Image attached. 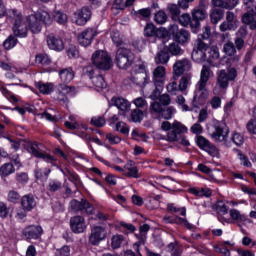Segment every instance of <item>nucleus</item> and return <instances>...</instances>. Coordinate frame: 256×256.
Returning a JSON list of instances; mask_svg holds the SVG:
<instances>
[{
	"label": "nucleus",
	"mask_w": 256,
	"mask_h": 256,
	"mask_svg": "<svg viewBox=\"0 0 256 256\" xmlns=\"http://www.w3.org/2000/svg\"><path fill=\"white\" fill-rule=\"evenodd\" d=\"M161 129L162 131H168L166 141L169 143H178V141H180L181 145H184V147L191 145L187 137L183 135V133H187V127L181 122L174 121L171 124L169 121H164L161 124Z\"/></svg>",
	"instance_id": "nucleus-1"
},
{
	"label": "nucleus",
	"mask_w": 256,
	"mask_h": 256,
	"mask_svg": "<svg viewBox=\"0 0 256 256\" xmlns=\"http://www.w3.org/2000/svg\"><path fill=\"white\" fill-rule=\"evenodd\" d=\"M209 77H211V67L203 65L200 80L192 100V107L196 109L203 106L207 102V99H209V90L207 89Z\"/></svg>",
	"instance_id": "nucleus-2"
},
{
	"label": "nucleus",
	"mask_w": 256,
	"mask_h": 256,
	"mask_svg": "<svg viewBox=\"0 0 256 256\" xmlns=\"http://www.w3.org/2000/svg\"><path fill=\"white\" fill-rule=\"evenodd\" d=\"M135 61V56L131 49L120 47L116 52L115 62L119 69H129Z\"/></svg>",
	"instance_id": "nucleus-3"
},
{
	"label": "nucleus",
	"mask_w": 256,
	"mask_h": 256,
	"mask_svg": "<svg viewBox=\"0 0 256 256\" xmlns=\"http://www.w3.org/2000/svg\"><path fill=\"white\" fill-rule=\"evenodd\" d=\"M92 63L97 67V69H101L102 71H109L111 67H113V60L109 53L103 50H97L92 55Z\"/></svg>",
	"instance_id": "nucleus-4"
},
{
	"label": "nucleus",
	"mask_w": 256,
	"mask_h": 256,
	"mask_svg": "<svg viewBox=\"0 0 256 256\" xmlns=\"http://www.w3.org/2000/svg\"><path fill=\"white\" fill-rule=\"evenodd\" d=\"M207 51H209V43L196 40L191 55L193 61L195 63H204V61H207Z\"/></svg>",
	"instance_id": "nucleus-5"
},
{
	"label": "nucleus",
	"mask_w": 256,
	"mask_h": 256,
	"mask_svg": "<svg viewBox=\"0 0 256 256\" xmlns=\"http://www.w3.org/2000/svg\"><path fill=\"white\" fill-rule=\"evenodd\" d=\"M209 133L212 139L223 143V141H227V138L229 137V127H227V125L223 122H215L212 125Z\"/></svg>",
	"instance_id": "nucleus-6"
},
{
	"label": "nucleus",
	"mask_w": 256,
	"mask_h": 256,
	"mask_svg": "<svg viewBox=\"0 0 256 256\" xmlns=\"http://www.w3.org/2000/svg\"><path fill=\"white\" fill-rule=\"evenodd\" d=\"M216 75L218 87L220 89H227L229 87V81H235L237 79V69L230 68L228 72L226 70H219Z\"/></svg>",
	"instance_id": "nucleus-7"
},
{
	"label": "nucleus",
	"mask_w": 256,
	"mask_h": 256,
	"mask_svg": "<svg viewBox=\"0 0 256 256\" xmlns=\"http://www.w3.org/2000/svg\"><path fill=\"white\" fill-rule=\"evenodd\" d=\"M168 31L169 34L172 35L174 41L180 45H185V43H189V41H191V34L189 31L183 28L179 29L177 24L170 25Z\"/></svg>",
	"instance_id": "nucleus-8"
},
{
	"label": "nucleus",
	"mask_w": 256,
	"mask_h": 256,
	"mask_svg": "<svg viewBox=\"0 0 256 256\" xmlns=\"http://www.w3.org/2000/svg\"><path fill=\"white\" fill-rule=\"evenodd\" d=\"M132 79L133 82L139 87H144L147 85V79H149V75H147V70L145 69V64L135 65L132 69Z\"/></svg>",
	"instance_id": "nucleus-9"
},
{
	"label": "nucleus",
	"mask_w": 256,
	"mask_h": 256,
	"mask_svg": "<svg viewBox=\"0 0 256 256\" xmlns=\"http://www.w3.org/2000/svg\"><path fill=\"white\" fill-rule=\"evenodd\" d=\"M73 91H75V87L67 86L66 84H59L55 89L53 99L63 103V105H68L69 98H67V95H71Z\"/></svg>",
	"instance_id": "nucleus-10"
},
{
	"label": "nucleus",
	"mask_w": 256,
	"mask_h": 256,
	"mask_svg": "<svg viewBox=\"0 0 256 256\" xmlns=\"http://www.w3.org/2000/svg\"><path fill=\"white\" fill-rule=\"evenodd\" d=\"M70 208L75 213L80 211L81 213H86V215H93L95 211V207L89 201L83 199L81 201L72 200L70 202Z\"/></svg>",
	"instance_id": "nucleus-11"
},
{
	"label": "nucleus",
	"mask_w": 256,
	"mask_h": 256,
	"mask_svg": "<svg viewBox=\"0 0 256 256\" xmlns=\"http://www.w3.org/2000/svg\"><path fill=\"white\" fill-rule=\"evenodd\" d=\"M40 146H41V144H39L37 142H32L28 146L27 151H28V153L33 155V157H36L37 159H42L46 163H55V161H56L55 157H53L49 154L42 153L40 151L41 148H39Z\"/></svg>",
	"instance_id": "nucleus-12"
},
{
	"label": "nucleus",
	"mask_w": 256,
	"mask_h": 256,
	"mask_svg": "<svg viewBox=\"0 0 256 256\" xmlns=\"http://www.w3.org/2000/svg\"><path fill=\"white\" fill-rule=\"evenodd\" d=\"M196 145L199 149H202V151H206L211 157H217V155H219L217 147L203 136H197Z\"/></svg>",
	"instance_id": "nucleus-13"
},
{
	"label": "nucleus",
	"mask_w": 256,
	"mask_h": 256,
	"mask_svg": "<svg viewBox=\"0 0 256 256\" xmlns=\"http://www.w3.org/2000/svg\"><path fill=\"white\" fill-rule=\"evenodd\" d=\"M207 18V12L203 8L194 9L192 12L191 29L192 33H197L199 27H201V21H205Z\"/></svg>",
	"instance_id": "nucleus-14"
},
{
	"label": "nucleus",
	"mask_w": 256,
	"mask_h": 256,
	"mask_svg": "<svg viewBox=\"0 0 256 256\" xmlns=\"http://www.w3.org/2000/svg\"><path fill=\"white\" fill-rule=\"evenodd\" d=\"M97 36V30L93 28L85 29L81 34L78 35V43L82 47H89L93 42V39Z\"/></svg>",
	"instance_id": "nucleus-15"
},
{
	"label": "nucleus",
	"mask_w": 256,
	"mask_h": 256,
	"mask_svg": "<svg viewBox=\"0 0 256 256\" xmlns=\"http://www.w3.org/2000/svg\"><path fill=\"white\" fill-rule=\"evenodd\" d=\"M91 9L89 7H83L82 9L74 13V19L76 25H87V22L91 19Z\"/></svg>",
	"instance_id": "nucleus-16"
},
{
	"label": "nucleus",
	"mask_w": 256,
	"mask_h": 256,
	"mask_svg": "<svg viewBox=\"0 0 256 256\" xmlns=\"http://www.w3.org/2000/svg\"><path fill=\"white\" fill-rule=\"evenodd\" d=\"M105 237H107V231L105 230V228L101 226H95L91 230L89 242L91 243V245H99V243H101V241H103Z\"/></svg>",
	"instance_id": "nucleus-17"
},
{
	"label": "nucleus",
	"mask_w": 256,
	"mask_h": 256,
	"mask_svg": "<svg viewBox=\"0 0 256 256\" xmlns=\"http://www.w3.org/2000/svg\"><path fill=\"white\" fill-rule=\"evenodd\" d=\"M110 103L119 109L120 115L126 116L127 113L131 111V103L127 101V99L121 97H113Z\"/></svg>",
	"instance_id": "nucleus-18"
},
{
	"label": "nucleus",
	"mask_w": 256,
	"mask_h": 256,
	"mask_svg": "<svg viewBox=\"0 0 256 256\" xmlns=\"http://www.w3.org/2000/svg\"><path fill=\"white\" fill-rule=\"evenodd\" d=\"M70 229L73 233H84L87 229L85 218L83 216H73L70 218Z\"/></svg>",
	"instance_id": "nucleus-19"
},
{
	"label": "nucleus",
	"mask_w": 256,
	"mask_h": 256,
	"mask_svg": "<svg viewBox=\"0 0 256 256\" xmlns=\"http://www.w3.org/2000/svg\"><path fill=\"white\" fill-rule=\"evenodd\" d=\"M185 71H191V61L187 58L177 60L173 65L174 77H181Z\"/></svg>",
	"instance_id": "nucleus-20"
},
{
	"label": "nucleus",
	"mask_w": 256,
	"mask_h": 256,
	"mask_svg": "<svg viewBox=\"0 0 256 256\" xmlns=\"http://www.w3.org/2000/svg\"><path fill=\"white\" fill-rule=\"evenodd\" d=\"M27 24L23 22L22 16H16L14 26H13V33L15 37H27Z\"/></svg>",
	"instance_id": "nucleus-21"
},
{
	"label": "nucleus",
	"mask_w": 256,
	"mask_h": 256,
	"mask_svg": "<svg viewBox=\"0 0 256 256\" xmlns=\"http://www.w3.org/2000/svg\"><path fill=\"white\" fill-rule=\"evenodd\" d=\"M47 44L49 49H52L53 51H63V49H65L63 39L59 36H55L54 34L48 35Z\"/></svg>",
	"instance_id": "nucleus-22"
},
{
	"label": "nucleus",
	"mask_w": 256,
	"mask_h": 256,
	"mask_svg": "<svg viewBox=\"0 0 256 256\" xmlns=\"http://www.w3.org/2000/svg\"><path fill=\"white\" fill-rule=\"evenodd\" d=\"M23 235L26 239H39L43 233L41 226H28L23 230Z\"/></svg>",
	"instance_id": "nucleus-23"
},
{
	"label": "nucleus",
	"mask_w": 256,
	"mask_h": 256,
	"mask_svg": "<svg viewBox=\"0 0 256 256\" xmlns=\"http://www.w3.org/2000/svg\"><path fill=\"white\" fill-rule=\"evenodd\" d=\"M124 176L133 178V179H141V173H139V169L133 164V161H129L124 166Z\"/></svg>",
	"instance_id": "nucleus-24"
},
{
	"label": "nucleus",
	"mask_w": 256,
	"mask_h": 256,
	"mask_svg": "<svg viewBox=\"0 0 256 256\" xmlns=\"http://www.w3.org/2000/svg\"><path fill=\"white\" fill-rule=\"evenodd\" d=\"M21 205L23 211H33L37 205V202L35 201L33 194H27L21 198Z\"/></svg>",
	"instance_id": "nucleus-25"
},
{
	"label": "nucleus",
	"mask_w": 256,
	"mask_h": 256,
	"mask_svg": "<svg viewBox=\"0 0 256 256\" xmlns=\"http://www.w3.org/2000/svg\"><path fill=\"white\" fill-rule=\"evenodd\" d=\"M238 4L239 0H212V5L221 9H235Z\"/></svg>",
	"instance_id": "nucleus-26"
},
{
	"label": "nucleus",
	"mask_w": 256,
	"mask_h": 256,
	"mask_svg": "<svg viewBox=\"0 0 256 256\" xmlns=\"http://www.w3.org/2000/svg\"><path fill=\"white\" fill-rule=\"evenodd\" d=\"M27 22L32 33H41V21L35 14L28 16Z\"/></svg>",
	"instance_id": "nucleus-27"
},
{
	"label": "nucleus",
	"mask_w": 256,
	"mask_h": 256,
	"mask_svg": "<svg viewBox=\"0 0 256 256\" xmlns=\"http://www.w3.org/2000/svg\"><path fill=\"white\" fill-rule=\"evenodd\" d=\"M223 17H225V11L221 8H214L210 12V19L213 25H217V23H219Z\"/></svg>",
	"instance_id": "nucleus-28"
},
{
	"label": "nucleus",
	"mask_w": 256,
	"mask_h": 256,
	"mask_svg": "<svg viewBox=\"0 0 256 256\" xmlns=\"http://www.w3.org/2000/svg\"><path fill=\"white\" fill-rule=\"evenodd\" d=\"M153 91L150 95V99H152V101H157V99H159V97L161 96V93L163 92V85L164 82L163 81H156L153 82Z\"/></svg>",
	"instance_id": "nucleus-29"
},
{
	"label": "nucleus",
	"mask_w": 256,
	"mask_h": 256,
	"mask_svg": "<svg viewBox=\"0 0 256 256\" xmlns=\"http://www.w3.org/2000/svg\"><path fill=\"white\" fill-rule=\"evenodd\" d=\"M59 77L62 83H71V81H73V77H75V74L71 68H65L59 71Z\"/></svg>",
	"instance_id": "nucleus-30"
},
{
	"label": "nucleus",
	"mask_w": 256,
	"mask_h": 256,
	"mask_svg": "<svg viewBox=\"0 0 256 256\" xmlns=\"http://www.w3.org/2000/svg\"><path fill=\"white\" fill-rule=\"evenodd\" d=\"M92 81V85L96 87V91H101V89H105L107 87V82H105V78L102 75L93 76L90 78Z\"/></svg>",
	"instance_id": "nucleus-31"
},
{
	"label": "nucleus",
	"mask_w": 256,
	"mask_h": 256,
	"mask_svg": "<svg viewBox=\"0 0 256 256\" xmlns=\"http://www.w3.org/2000/svg\"><path fill=\"white\" fill-rule=\"evenodd\" d=\"M34 15L38 18L40 23L44 25H51V23H53V19H51V15L47 11L41 10Z\"/></svg>",
	"instance_id": "nucleus-32"
},
{
	"label": "nucleus",
	"mask_w": 256,
	"mask_h": 256,
	"mask_svg": "<svg viewBox=\"0 0 256 256\" xmlns=\"http://www.w3.org/2000/svg\"><path fill=\"white\" fill-rule=\"evenodd\" d=\"M161 113H163V105L157 101L152 102L150 105V114L152 117L157 119L161 117Z\"/></svg>",
	"instance_id": "nucleus-33"
},
{
	"label": "nucleus",
	"mask_w": 256,
	"mask_h": 256,
	"mask_svg": "<svg viewBox=\"0 0 256 256\" xmlns=\"http://www.w3.org/2000/svg\"><path fill=\"white\" fill-rule=\"evenodd\" d=\"M165 50L168 51V53H171L173 56L177 55H183L185 51L179 46V44L172 42L168 46L164 47Z\"/></svg>",
	"instance_id": "nucleus-34"
},
{
	"label": "nucleus",
	"mask_w": 256,
	"mask_h": 256,
	"mask_svg": "<svg viewBox=\"0 0 256 256\" xmlns=\"http://www.w3.org/2000/svg\"><path fill=\"white\" fill-rule=\"evenodd\" d=\"M143 117H145L143 110L135 108L131 111L130 121H132V123H141V121H143Z\"/></svg>",
	"instance_id": "nucleus-35"
},
{
	"label": "nucleus",
	"mask_w": 256,
	"mask_h": 256,
	"mask_svg": "<svg viewBox=\"0 0 256 256\" xmlns=\"http://www.w3.org/2000/svg\"><path fill=\"white\" fill-rule=\"evenodd\" d=\"M149 229H151V226H149V224H144L140 226L139 234H135V237L140 239V243H145L147 241V233H149Z\"/></svg>",
	"instance_id": "nucleus-36"
},
{
	"label": "nucleus",
	"mask_w": 256,
	"mask_h": 256,
	"mask_svg": "<svg viewBox=\"0 0 256 256\" xmlns=\"http://www.w3.org/2000/svg\"><path fill=\"white\" fill-rule=\"evenodd\" d=\"M169 59H170L169 52L161 50L156 54L155 63H157L158 65L159 63L161 65H166V63H169Z\"/></svg>",
	"instance_id": "nucleus-37"
},
{
	"label": "nucleus",
	"mask_w": 256,
	"mask_h": 256,
	"mask_svg": "<svg viewBox=\"0 0 256 256\" xmlns=\"http://www.w3.org/2000/svg\"><path fill=\"white\" fill-rule=\"evenodd\" d=\"M180 6H178L177 4H169L167 7L168 12L171 15V19L173 21H177V19H179V17L181 16V10L179 9Z\"/></svg>",
	"instance_id": "nucleus-38"
},
{
	"label": "nucleus",
	"mask_w": 256,
	"mask_h": 256,
	"mask_svg": "<svg viewBox=\"0 0 256 256\" xmlns=\"http://www.w3.org/2000/svg\"><path fill=\"white\" fill-rule=\"evenodd\" d=\"M163 77H165V67L158 66L155 68L153 72V83H157V81H163Z\"/></svg>",
	"instance_id": "nucleus-39"
},
{
	"label": "nucleus",
	"mask_w": 256,
	"mask_h": 256,
	"mask_svg": "<svg viewBox=\"0 0 256 256\" xmlns=\"http://www.w3.org/2000/svg\"><path fill=\"white\" fill-rule=\"evenodd\" d=\"M36 87L43 95H49L53 91V85L51 83L37 82Z\"/></svg>",
	"instance_id": "nucleus-40"
},
{
	"label": "nucleus",
	"mask_w": 256,
	"mask_h": 256,
	"mask_svg": "<svg viewBox=\"0 0 256 256\" xmlns=\"http://www.w3.org/2000/svg\"><path fill=\"white\" fill-rule=\"evenodd\" d=\"M177 113V110L173 106H169L167 108L162 109V113L160 114V117L162 119H165L166 121H169V119H173V115Z\"/></svg>",
	"instance_id": "nucleus-41"
},
{
	"label": "nucleus",
	"mask_w": 256,
	"mask_h": 256,
	"mask_svg": "<svg viewBox=\"0 0 256 256\" xmlns=\"http://www.w3.org/2000/svg\"><path fill=\"white\" fill-rule=\"evenodd\" d=\"M111 39L116 47H121V44L124 43L123 35L118 30L111 31Z\"/></svg>",
	"instance_id": "nucleus-42"
},
{
	"label": "nucleus",
	"mask_w": 256,
	"mask_h": 256,
	"mask_svg": "<svg viewBox=\"0 0 256 256\" xmlns=\"http://www.w3.org/2000/svg\"><path fill=\"white\" fill-rule=\"evenodd\" d=\"M12 173H15V167H13L12 163H6L1 166L0 175L2 177H8V175H11Z\"/></svg>",
	"instance_id": "nucleus-43"
},
{
	"label": "nucleus",
	"mask_w": 256,
	"mask_h": 256,
	"mask_svg": "<svg viewBox=\"0 0 256 256\" xmlns=\"http://www.w3.org/2000/svg\"><path fill=\"white\" fill-rule=\"evenodd\" d=\"M53 17H54V21H56V23H59L60 25H65V23H67L69 19L67 17V14L59 10L54 11Z\"/></svg>",
	"instance_id": "nucleus-44"
},
{
	"label": "nucleus",
	"mask_w": 256,
	"mask_h": 256,
	"mask_svg": "<svg viewBox=\"0 0 256 256\" xmlns=\"http://www.w3.org/2000/svg\"><path fill=\"white\" fill-rule=\"evenodd\" d=\"M223 51H224L225 55H227L228 57H233V55H235V53H237L235 44L231 41H228L227 43L224 44Z\"/></svg>",
	"instance_id": "nucleus-45"
},
{
	"label": "nucleus",
	"mask_w": 256,
	"mask_h": 256,
	"mask_svg": "<svg viewBox=\"0 0 256 256\" xmlns=\"http://www.w3.org/2000/svg\"><path fill=\"white\" fill-rule=\"evenodd\" d=\"M189 85H191V74H185L180 79V83H179L180 91H185L187 87H189Z\"/></svg>",
	"instance_id": "nucleus-46"
},
{
	"label": "nucleus",
	"mask_w": 256,
	"mask_h": 256,
	"mask_svg": "<svg viewBox=\"0 0 256 256\" xmlns=\"http://www.w3.org/2000/svg\"><path fill=\"white\" fill-rule=\"evenodd\" d=\"M177 21L178 23H180V25H182V27H188V25H190L191 27V22L193 21V19H191V15H189L188 13H184L178 16Z\"/></svg>",
	"instance_id": "nucleus-47"
},
{
	"label": "nucleus",
	"mask_w": 256,
	"mask_h": 256,
	"mask_svg": "<svg viewBox=\"0 0 256 256\" xmlns=\"http://www.w3.org/2000/svg\"><path fill=\"white\" fill-rule=\"evenodd\" d=\"M35 61L39 65H44V66L51 65V58H49V55H47V54L36 55Z\"/></svg>",
	"instance_id": "nucleus-48"
},
{
	"label": "nucleus",
	"mask_w": 256,
	"mask_h": 256,
	"mask_svg": "<svg viewBox=\"0 0 256 256\" xmlns=\"http://www.w3.org/2000/svg\"><path fill=\"white\" fill-rule=\"evenodd\" d=\"M145 37H157V27L153 24H147L144 28Z\"/></svg>",
	"instance_id": "nucleus-49"
},
{
	"label": "nucleus",
	"mask_w": 256,
	"mask_h": 256,
	"mask_svg": "<svg viewBox=\"0 0 256 256\" xmlns=\"http://www.w3.org/2000/svg\"><path fill=\"white\" fill-rule=\"evenodd\" d=\"M18 40H17V36L14 35H10L3 43L4 48L9 50V49H13V47H15V45H17Z\"/></svg>",
	"instance_id": "nucleus-50"
},
{
	"label": "nucleus",
	"mask_w": 256,
	"mask_h": 256,
	"mask_svg": "<svg viewBox=\"0 0 256 256\" xmlns=\"http://www.w3.org/2000/svg\"><path fill=\"white\" fill-rule=\"evenodd\" d=\"M154 20L158 25H163L164 23H167V14L165 11L160 10L155 14Z\"/></svg>",
	"instance_id": "nucleus-51"
},
{
	"label": "nucleus",
	"mask_w": 256,
	"mask_h": 256,
	"mask_svg": "<svg viewBox=\"0 0 256 256\" xmlns=\"http://www.w3.org/2000/svg\"><path fill=\"white\" fill-rule=\"evenodd\" d=\"M209 39H211V27L205 26L202 34L198 35L197 41H209Z\"/></svg>",
	"instance_id": "nucleus-52"
},
{
	"label": "nucleus",
	"mask_w": 256,
	"mask_h": 256,
	"mask_svg": "<svg viewBox=\"0 0 256 256\" xmlns=\"http://www.w3.org/2000/svg\"><path fill=\"white\" fill-rule=\"evenodd\" d=\"M62 184L58 180H50L47 186V189L50 191V193H55L61 189Z\"/></svg>",
	"instance_id": "nucleus-53"
},
{
	"label": "nucleus",
	"mask_w": 256,
	"mask_h": 256,
	"mask_svg": "<svg viewBox=\"0 0 256 256\" xmlns=\"http://www.w3.org/2000/svg\"><path fill=\"white\" fill-rule=\"evenodd\" d=\"M215 253H220L224 256H231V251L225 244L220 243L218 246H214Z\"/></svg>",
	"instance_id": "nucleus-54"
},
{
	"label": "nucleus",
	"mask_w": 256,
	"mask_h": 256,
	"mask_svg": "<svg viewBox=\"0 0 256 256\" xmlns=\"http://www.w3.org/2000/svg\"><path fill=\"white\" fill-rule=\"evenodd\" d=\"M136 17H138L139 19H149L151 17V9L143 8L136 11Z\"/></svg>",
	"instance_id": "nucleus-55"
},
{
	"label": "nucleus",
	"mask_w": 256,
	"mask_h": 256,
	"mask_svg": "<svg viewBox=\"0 0 256 256\" xmlns=\"http://www.w3.org/2000/svg\"><path fill=\"white\" fill-rule=\"evenodd\" d=\"M20 199H21V195H19V192L15 190H10L8 192V201L10 203H19Z\"/></svg>",
	"instance_id": "nucleus-56"
},
{
	"label": "nucleus",
	"mask_w": 256,
	"mask_h": 256,
	"mask_svg": "<svg viewBox=\"0 0 256 256\" xmlns=\"http://www.w3.org/2000/svg\"><path fill=\"white\" fill-rule=\"evenodd\" d=\"M105 123L106 121L103 116H94L91 118V124L94 125V127H103Z\"/></svg>",
	"instance_id": "nucleus-57"
},
{
	"label": "nucleus",
	"mask_w": 256,
	"mask_h": 256,
	"mask_svg": "<svg viewBox=\"0 0 256 256\" xmlns=\"http://www.w3.org/2000/svg\"><path fill=\"white\" fill-rule=\"evenodd\" d=\"M120 227H122V229H124L123 231L126 233V235H128V233H135L136 228L135 225L131 224V223H127V222H120Z\"/></svg>",
	"instance_id": "nucleus-58"
},
{
	"label": "nucleus",
	"mask_w": 256,
	"mask_h": 256,
	"mask_svg": "<svg viewBox=\"0 0 256 256\" xmlns=\"http://www.w3.org/2000/svg\"><path fill=\"white\" fill-rule=\"evenodd\" d=\"M167 209L170 213H180L183 217L187 215V210L185 208H177L173 204H168Z\"/></svg>",
	"instance_id": "nucleus-59"
},
{
	"label": "nucleus",
	"mask_w": 256,
	"mask_h": 256,
	"mask_svg": "<svg viewBox=\"0 0 256 256\" xmlns=\"http://www.w3.org/2000/svg\"><path fill=\"white\" fill-rule=\"evenodd\" d=\"M121 243H123V235H115L112 237V249H119V247H121Z\"/></svg>",
	"instance_id": "nucleus-60"
},
{
	"label": "nucleus",
	"mask_w": 256,
	"mask_h": 256,
	"mask_svg": "<svg viewBox=\"0 0 256 256\" xmlns=\"http://www.w3.org/2000/svg\"><path fill=\"white\" fill-rule=\"evenodd\" d=\"M106 139L109 141L110 145H119V143H121V137L113 133L106 134Z\"/></svg>",
	"instance_id": "nucleus-61"
},
{
	"label": "nucleus",
	"mask_w": 256,
	"mask_h": 256,
	"mask_svg": "<svg viewBox=\"0 0 256 256\" xmlns=\"http://www.w3.org/2000/svg\"><path fill=\"white\" fill-rule=\"evenodd\" d=\"M116 131H119L123 135H129V127L125 122H118L116 124Z\"/></svg>",
	"instance_id": "nucleus-62"
},
{
	"label": "nucleus",
	"mask_w": 256,
	"mask_h": 256,
	"mask_svg": "<svg viewBox=\"0 0 256 256\" xmlns=\"http://www.w3.org/2000/svg\"><path fill=\"white\" fill-rule=\"evenodd\" d=\"M230 217L233 221H243L245 219V216L241 215V212L237 209L230 210Z\"/></svg>",
	"instance_id": "nucleus-63"
},
{
	"label": "nucleus",
	"mask_w": 256,
	"mask_h": 256,
	"mask_svg": "<svg viewBox=\"0 0 256 256\" xmlns=\"http://www.w3.org/2000/svg\"><path fill=\"white\" fill-rule=\"evenodd\" d=\"M255 19V15L251 14V13H245L242 16V23H244V25H248V27L251 25V23H253V20Z\"/></svg>",
	"instance_id": "nucleus-64"
}]
</instances>
